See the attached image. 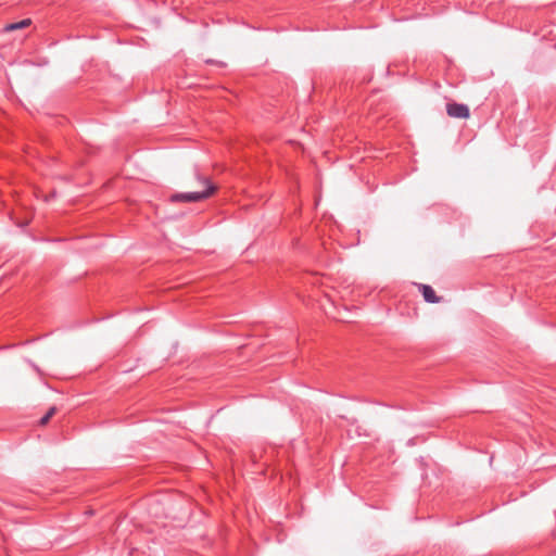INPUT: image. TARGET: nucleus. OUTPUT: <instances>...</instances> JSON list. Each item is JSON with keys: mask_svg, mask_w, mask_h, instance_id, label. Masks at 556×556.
I'll return each instance as SVG.
<instances>
[{"mask_svg": "<svg viewBox=\"0 0 556 556\" xmlns=\"http://www.w3.org/2000/svg\"><path fill=\"white\" fill-rule=\"evenodd\" d=\"M55 412H56V407H54V406L50 407L49 410L40 418L39 425L46 426L49 422V420L53 417Z\"/></svg>", "mask_w": 556, "mask_h": 556, "instance_id": "5", "label": "nucleus"}, {"mask_svg": "<svg viewBox=\"0 0 556 556\" xmlns=\"http://www.w3.org/2000/svg\"><path fill=\"white\" fill-rule=\"evenodd\" d=\"M446 113L454 118H468L470 115L468 105L457 102L447 103Z\"/></svg>", "mask_w": 556, "mask_h": 556, "instance_id": "2", "label": "nucleus"}, {"mask_svg": "<svg viewBox=\"0 0 556 556\" xmlns=\"http://www.w3.org/2000/svg\"><path fill=\"white\" fill-rule=\"evenodd\" d=\"M195 177L200 185L203 187L200 191L194 192H184V193H174L170 195L169 201L173 203L176 202H200L208 199L216 191V186L212 184L210 178L201 176L199 173L195 174Z\"/></svg>", "mask_w": 556, "mask_h": 556, "instance_id": "1", "label": "nucleus"}, {"mask_svg": "<svg viewBox=\"0 0 556 556\" xmlns=\"http://www.w3.org/2000/svg\"><path fill=\"white\" fill-rule=\"evenodd\" d=\"M31 24V21L29 18L22 20L16 23H11L4 26V31H13L16 29H22L25 27H28Z\"/></svg>", "mask_w": 556, "mask_h": 556, "instance_id": "4", "label": "nucleus"}, {"mask_svg": "<svg viewBox=\"0 0 556 556\" xmlns=\"http://www.w3.org/2000/svg\"><path fill=\"white\" fill-rule=\"evenodd\" d=\"M417 286L426 302L432 304L441 302V298L435 294V291L431 286L424 283H418Z\"/></svg>", "mask_w": 556, "mask_h": 556, "instance_id": "3", "label": "nucleus"}]
</instances>
